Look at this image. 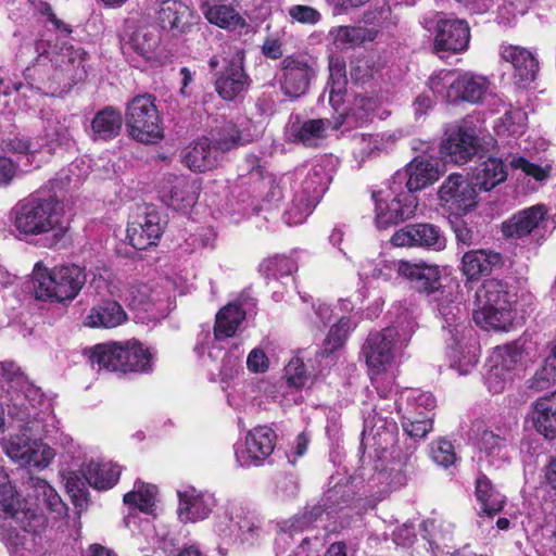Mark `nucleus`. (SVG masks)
<instances>
[{"mask_svg": "<svg viewBox=\"0 0 556 556\" xmlns=\"http://www.w3.org/2000/svg\"><path fill=\"white\" fill-rule=\"evenodd\" d=\"M355 143L356 155L364 160L381 150L383 137H379L378 135H361L355 137Z\"/></svg>", "mask_w": 556, "mask_h": 556, "instance_id": "052dcab7", "label": "nucleus"}, {"mask_svg": "<svg viewBox=\"0 0 556 556\" xmlns=\"http://www.w3.org/2000/svg\"><path fill=\"white\" fill-rule=\"evenodd\" d=\"M0 509L10 516L25 532H40L46 525L45 516L27 503L23 505L16 497V491L8 476L0 468Z\"/></svg>", "mask_w": 556, "mask_h": 556, "instance_id": "f3484780", "label": "nucleus"}, {"mask_svg": "<svg viewBox=\"0 0 556 556\" xmlns=\"http://www.w3.org/2000/svg\"><path fill=\"white\" fill-rule=\"evenodd\" d=\"M178 517L182 522H197L206 519L216 501L212 493L189 486L178 492Z\"/></svg>", "mask_w": 556, "mask_h": 556, "instance_id": "a878e982", "label": "nucleus"}, {"mask_svg": "<svg viewBox=\"0 0 556 556\" xmlns=\"http://www.w3.org/2000/svg\"><path fill=\"white\" fill-rule=\"evenodd\" d=\"M399 277L407 280L417 293L438 302L437 309L442 328L450 334L451 368L459 375L469 374L478 363V348L473 329L455 301L454 293L442 285L441 269L425 261L400 260L394 263Z\"/></svg>", "mask_w": 556, "mask_h": 556, "instance_id": "f257e3e1", "label": "nucleus"}, {"mask_svg": "<svg viewBox=\"0 0 556 556\" xmlns=\"http://www.w3.org/2000/svg\"><path fill=\"white\" fill-rule=\"evenodd\" d=\"M430 456L434 463L443 467H448L456 462L454 446L445 439H439L432 442L430 446Z\"/></svg>", "mask_w": 556, "mask_h": 556, "instance_id": "13d9d810", "label": "nucleus"}, {"mask_svg": "<svg viewBox=\"0 0 556 556\" xmlns=\"http://www.w3.org/2000/svg\"><path fill=\"white\" fill-rule=\"evenodd\" d=\"M378 68L375 63L367 58H358L351 62L350 75L355 81H365L372 77Z\"/></svg>", "mask_w": 556, "mask_h": 556, "instance_id": "338daca9", "label": "nucleus"}, {"mask_svg": "<svg viewBox=\"0 0 556 556\" xmlns=\"http://www.w3.org/2000/svg\"><path fill=\"white\" fill-rule=\"evenodd\" d=\"M379 105L380 101L377 97L357 94L346 113V118L354 119L359 124L367 123L375 115Z\"/></svg>", "mask_w": 556, "mask_h": 556, "instance_id": "6e6d98bb", "label": "nucleus"}, {"mask_svg": "<svg viewBox=\"0 0 556 556\" xmlns=\"http://www.w3.org/2000/svg\"><path fill=\"white\" fill-rule=\"evenodd\" d=\"M216 532L227 543L254 546L267 536L264 518L256 511L238 506L227 515V521H219Z\"/></svg>", "mask_w": 556, "mask_h": 556, "instance_id": "9b49d317", "label": "nucleus"}, {"mask_svg": "<svg viewBox=\"0 0 556 556\" xmlns=\"http://www.w3.org/2000/svg\"><path fill=\"white\" fill-rule=\"evenodd\" d=\"M85 283V270L77 265L56 266L51 270L37 269L34 274V293L38 300L71 301Z\"/></svg>", "mask_w": 556, "mask_h": 556, "instance_id": "1a4fd4ad", "label": "nucleus"}, {"mask_svg": "<svg viewBox=\"0 0 556 556\" xmlns=\"http://www.w3.org/2000/svg\"><path fill=\"white\" fill-rule=\"evenodd\" d=\"M130 136L139 142L153 143L162 138V127L155 98L142 94L132 98L126 110Z\"/></svg>", "mask_w": 556, "mask_h": 556, "instance_id": "f8f14e48", "label": "nucleus"}, {"mask_svg": "<svg viewBox=\"0 0 556 556\" xmlns=\"http://www.w3.org/2000/svg\"><path fill=\"white\" fill-rule=\"evenodd\" d=\"M500 55L503 61L511 64L517 86L526 87L536 78L539 61L530 50L520 46H502Z\"/></svg>", "mask_w": 556, "mask_h": 556, "instance_id": "cd10ccee", "label": "nucleus"}, {"mask_svg": "<svg viewBox=\"0 0 556 556\" xmlns=\"http://www.w3.org/2000/svg\"><path fill=\"white\" fill-rule=\"evenodd\" d=\"M521 350L516 344L496 346L489 358L490 368L515 376V371L521 361Z\"/></svg>", "mask_w": 556, "mask_h": 556, "instance_id": "de8ad7c7", "label": "nucleus"}, {"mask_svg": "<svg viewBox=\"0 0 556 556\" xmlns=\"http://www.w3.org/2000/svg\"><path fill=\"white\" fill-rule=\"evenodd\" d=\"M241 169L247 172V175L249 176L250 181H252L254 184L262 182L265 186H268L271 184V178L265 177L264 168L261 165V161L256 155H253V154L247 155Z\"/></svg>", "mask_w": 556, "mask_h": 556, "instance_id": "69168bd1", "label": "nucleus"}, {"mask_svg": "<svg viewBox=\"0 0 556 556\" xmlns=\"http://www.w3.org/2000/svg\"><path fill=\"white\" fill-rule=\"evenodd\" d=\"M531 421L541 435L548 440L556 439V391L532 403Z\"/></svg>", "mask_w": 556, "mask_h": 556, "instance_id": "72a5a7b5", "label": "nucleus"}, {"mask_svg": "<svg viewBox=\"0 0 556 556\" xmlns=\"http://www.w3.org/2000/svg\"><path fill=\"white\" fill-rule=\"evenodd\" d=\"M480 142L471 127L457 126L445 132L441 143V154L455 164L469 162L479 151Z\"/></svg>", "mask_w": 556, "mask_h": 556, "instance_id": "4be33fe9", "label": "nucleus"}, {"mask_svg": "<svg viewBox=\"0 0 556 556\" xmlns=\"http://www.w3.org/2000/svg\"><path fill=\"white\" fill-rule=\"evenodd\" d=\"M245 142L237 126L228 124L218 139L202 137L191 143L182 160L191 170H211L220 164L227 152Z\"/></svg>", "mask_w": 556, "mask_h": 556, "instance_id": "9d476101", "label": "nucleus"}, {"mask_svg": "<svg viewBox=\"0 0 556 556\" xmlns=\"http://www.w3.org/2000/svg\"><path fill=\"white\" fill-rule=\"evenodd\" d=\"M164 230L161 214L151 206H146L128 223L127 239L137 250H146L155 245Z\"/></svg>", "mask_w": 556, "mask_h": 556, "instance_id": "a211bd4d", "label": "nucleus"}, {"mask_svg": "<svg viewBox=\"0 0 556 556\" xmlns=\"http://www.w3.org/2000/svg\"><path fill=\"white\" fill-rule=\"evenodd\" d=\"M157 488L142 481H136L134 490L124 495V503L144 514H151L155 506Z\"/></svg>", "mask_w": 556, "mask_h": 556, "instance_id": "09e8293b", "label": "nucleus"}, {"mask_svg": "<svg viewBox=\"0 0 556 556\" xmlns=\"http://www.w3.org/2000/svg\"><path fill=\"white\" fill-rule=\"evenodd\" d=\"M281 89L290 98H299L304 94L312 78L315 76V70L309 62L300 56H287L282 61Z\"/></svg>", "mask_w": 556, "mask_h": 556, "instance_id": "b1692460", "label": "nucleus"}, {"mask_svg": "<svg viewBox=\"0 0 556 556\" xmlns=\"http://www.w3.org/2000/svg\"><path fill=\"white\" fill-rule=\"evenodd\" d=\"M455 74L452 71H441L429 78V88L433 93L444 96L450 102L452 85L455 81Z\"/></svg>", "mask_w": 556, "mask_h": 556, "instance_id": "bf43d9fd", "label": "nucleus"}, {"mask_svg": "<svg viewBox=\"0 0 556 556\" xmlns=\"http://www.w3.org/2000/svg\"><path fill=\"white\" fill-rule=\"evenodd\" d=\"M124 308L115 301H106L93 306L85 318L90 328H115L126 321Z\"/></svg>", "mask_w": 556, "mask_h": 556, "instance_id": "58836bf2", "label": "nucleus"}, {"mask_svg": "<svg viewBox=\"0 0 556 556\" xmlns=\"http://www.w3.org/2000/svg\"><path fill=\"white\" fill-rule=\"evenodd\" d=\"M511 439V430L508 427L497 428L496 431L485 429L480 434L479 446L488 456H501Z\"/></svg>", "mask_w": 556, "mask_h": 556, "instance_id": "3c124183", "label": "nucleus"}, {"mask_svg": "<svg viewBox=\"0 0 556 556\" xmlns=\"http://www.w3.org/2000/svg\"><path fill=\"white\" fill-rule=\"evenodd\" d=\"M129 31L125 34L122 40V50L124 53L134 52L146 61L154 56L155 50L160 43L157 31L153 27L129 26Z\"/></svg>", "mask_w": 556, "mask_h": 556, "instance_id": "2f4dec72", "label": "nucleus"}, {"mask_svg": "<svg viewBox=\"0 0 556 556\" xmlns=\"http://www.w3.org/2000/svg\"><path fill=\"white\" fill-rule=\"evenodd\" d=\"M123 125V118L118 111L105 108L98 112L91 122L93 140H110L116 137Z\"/></svg>", "mask_w": 556, "mask_h": 556, "instance_id": "79ce46f5", "label": "nucleus"}, {"mask_svg": "<svg viewBox=\"0 0 556 556\" xmlns=\"http://www.w3.org/2000/svg\"><path fill=\"white\" fill-rule=\"evenodd\" d=\"M375 28L362 26H337L329 30V37L337 50H350L376 39Z\"/></svg>", "mask_w": 556, "mask_h": 556, "instance_id": "e433bc0d", "label": "nucleus"}, {"mask_svg": "<svg viewBox=\"0 0 556 556\" xmlns=\"http://www.w3.org/2000/svg\"><path fill=\"white\" fill-rule=\"evenodd\" d=\"M412 334L413 328L400 333L396 327H387L370 332L362 345L361 356L365 359L371 382L382 401L387 400L388 394L382 375L392 367L397 350L407 344Z\"/></svg>", "mask_w": 556, "mask_h": 556, "instance_id": "6e6552de", "label": "nucleus"}, {"mask_svg": "<svg viewBox=\"0 0 556 556\" xmlns=\"http://www.w3.org/2000/svg\"><path fill=\"white\" fill-rule=\"evenodd\" d=\"M556 383V341L546 345L541 367L530 380L529 387L535 391H544Z\"/></svg>", "mask_w": 556, "mask_h": 556, "instance_id": "c03bdc74", "label": "nucleus"}, {"mask_svg": "<svg viewBox=\"0 0 556 556\" xmlns=\"http://www.w3.org/2000/svg\"><path fill=\"white\" fill-rule=\"evenodd\" d=\"M352 490L348 484L336 483L333 488L329 489L323 498L321 505H315L312 508L293 516L290 519L283 520L278 523V527L283 532H300L309 529L323 515H332L351 501Z\"/></svg>", "mask_w": 556, "mask_h": 556, "instance_id": "ddd939ff", "label": "nucleus"}, {"mask_svg": "<svg viewBox=\"0 0 556 556\" xmlns=\"http://www.w3.org/2000/svg\"><path fill=\"white\" fill-rule=\"evenodd\" d=\"M416 446H409L405 453L397 452L388 468V479L391 488H401L407 483L414 471V452Z\"/></svg>", "mask_w": 556, "mask_h": 556, "instance_id": "37998d69", "label": "nucleus"}, {"mask_svg": "<svg viewBox=\"0 0 556 556\" xmlns=\"http://www.w3.org/2000/svg\"><path fill=\"white\" fill-rule=\"evenodd\" d=\"M391 242L400 248L418 247L433 251H442L446 247V238L442 230L428 223L410 224L396 230Z\"/></svg>", "mask_w": 556, "mask_h": 556, "instance_id": "6ab92c4d", "label": "nucleus"}, {"mask_svg": "<svg viewBox=\"0 0 556 556\" xmlns=\"http://www.w3.org/2000/svg\"><path fill=\"white\" fill-rule=\"evenodd\" d=\"M156 20L159 25L174 36L187 31L192 12L179 0H157Z\"/></svg>", "mask_w": 556, "mask_h": 556, "instance_id": "c756f323", "label": "nucleus"}, {"mask_svg": "<svg viewBox=\"0 0 556 556\" xmlns=\"http://www.w3.org/2000/svg\"><path fill=\"white\" fill-rule=\"evenodd\" d=\"M28 483L29 488L34 490L37 500L41 501L51 513L55 514V517H63L66 515V505L63 503L56 491L46 480L38 477H31Z\"/></svg>", "mask_w": 556, "mask_h": 556, "instance_id": "49530a36", "label": "nucleus"}, {"mask_svg": "<svg viewBox=\"0 0 556 556\" xmlns=\"http://www.w3.org/2000/svg\"><path fill=\"white\" fill-rule=\"evenodd\" d=\"M296 175L302 179L295 192L304 193L305 197L319 202L331 181V175L326 167L318 163L307 169L305 174L304 170H300Z\"/></svg>", "mask_w": 556, "mask_h": 556, "instance_id": "ea45409f", "label": "nucleus"}, {"mask_svg": "<svg viewBox=\"0 0 556 556\" xmlns=\"http://www.w3.org/2000/svg\"><path fill=\"white\" fill-rule=\"evenodd\" d=\"M41 119L43 123L42 135L38 136L37 139L41 142L42 151L51 154L58 147L67 146L71 142L68 118L56 116L51 110H43Z\"/></svg>", "mask_w": 556, "mask_h": 556, "instance_id": "c85d7f7f", "label": "nucleus"}, {"mask_svg": "<svg viewBox=\"0 0 556 556\" xmlns=\"http://www.w3.org/2000/svg\"><path fill=\"white\" fill-rule=\"evenodd\" d=\"M330 125L331 123L324 118L304 122L296 118L287 127L286 136L290 142L302 143L305 147H317L326 138Z\"/></svg>", "mask_w": 556, "mask_h": 556, "instance_id": "473e14b6", "label": "nucleus"}, {"mask_svg": "<svg viewBox=\"0 0 556 556\" xmlns=\"http://www.w3.org/2000/svg\"><path fill=\"white\" fill-rule=\"evenodd\" d=\"M296 269V263L285 255L268 257L260 264V271L268 279H278L289 276Z\"/></svg>", "mask_w": 556, "mask_h": 556, "instance_id": "4d7b16f0", "label": "nucleus"}, {"mask_svg": "<svg viewBox=\"0 0 556 556\" xmlns=\"http://www.w3.org/2000/svg\"><path fill=\"white\" fill-rule=\"evenodd\" d=\"M527 122V114L520 109L506 112L495 126V132L500 137L519 136L523 132Z\"/></svg>", "mask_w": 556, "mask_h": 556, "instance_id": "5fc2aeb1", "label": "nucleus"}, {"mask_svg": "<svg viewBox=\"0 0 556 556\" xmlns=\"http://www.w3.org/2000/svg\"><path fill=\"white\" fill-rule=\"evenodd\" d=\"M37 12L45 17L43 23L48 26L51 25V29L59 33L61 36L67 37L72 33V28L68 24L59 20L53 13L52 8L47 2H40L37 7Z\"/></svg>", "mask_w": 556, "mask_h": 556, "instance_id": "0e129e2a", "label": "nucleus"}, {"mask_svg": "<svg viewBox=\"0 0 556 556\" xmlns=\"http://www.w3.org/2000/svg\"><path fill=\"white\" fill-rule=\"evenodd\" d=\"M440 200L456 214H465L477 204L476 188L459 174H451L439 190Z\"/></svg>", "mask_w": 556, "mask_h": 556, "instance_id": "5701e85b", "label": "nucleus"}, {"mask_svg": "<svg viewBox=\"0 0 556 556\" xmlns=\"http://www.w3.org/2000/svg\"><path fill=\"white\" fill-rule=\"evenodd\" d=\"M476 495L481 504V510L493 516L500 513L505 504V496L497 492L486 476H480L476 481Z\"/></svg>", "mask_w": 556, "mask_h": 556, "instance_id": "a18cd8bd", "label": "nucleus"}, {"mask_svg": "<svg viewBox=\"0 0 556 556\" xmlns=\"http://www.w3.org/2000/svg\"><path fill=\"white\" fill-rule=\"evenodd\" d=\"M273 429L260 426L247 434L244 445L236 447V460L241 467L261 466L275 447Z\"/></svg>", "mask_w": 556, "mask_h": 556, "instance_id": "aec40b11", "label": "nucleus"}, {"mask_svg": "<svg viewBox=\"0 0 556 556\" xmlns=\"http://www.w3.org/2000/svg\"><path fill=\"white\" fill-rule=\"evenodd\" d=\"M513 379L514 375L511 374L490 368L485 377V383L490 392L497 394L502 393Z\"/></svg>", "mask_w": 556, "mask_h": 556, "instance_id": "774afa93", "label": "nucleus"}, {"mask_svg": "<svg viewBox=\"0 0 556 556\" xmlns=\"http://www.w3.org/2000/svg\"><path fill=\"white\" fill-rule=\"evenodd\" d=\"M317 203V201H313L309 197H305L304 193L295 192L291 203L283 213L285 222L290 226L303 223Z\"/></svg>", "mask_w": 556, "mask_h": 556, "instance_id": "864d4df0", "label": "nucleus"}, {"mask_svg": "<svg viewBox=\"0 0 556 556\" xmlns=\"http://www.w3.org/2000/svg\"><path fill=\"white\" fill-rule=\"evenodd\" d=\"M0 390L5 392L9 415L21 421V428L36 437L51 432L54 416L36 387L13 362H0Z\"/></svg>", "mask_w": 556, "mask_h": 556, "instance_id": "7ed1b4c3", "label": "nucleus"}, {"mask_svg": "<svg viewBox=\"0 0 556 556\" xmlns=\"http://www.w3.org/2000/svg\"><path fill=\"white\" fill-rule=\"evenodd\" d=\"M199 197L195 181L182 176H168L160 186V198L175 211H187L192 207Z\"/></svg>", "mask_w": 556, "mask_h": 556, "instance_id": "393cba45", "label": "nucleus"}, {"mask_svg": "<svg viewBox=\"0 0 556 556\" xmlns=\"http://www.w3.org/2000/svg\"><path fill=\"white\" fill-rule=\"evenodd\" d=\"M285 378L289 386L296 389L302 388L306 383L308 377L302 359L294 357L289 362L285 368Z\"/></svg>", "mask_w": 556, "mask_h": 556, "instance_id": "680f3d73", "label": "nucleus"}, {"mask_svg": "<svg viewBox=\"0 0 556 556\" xmlns=\"http://www.w3.org/2000/svg\"><path fill=\"white\" fill-rule=\"evenodd\" d=\"M440 177L439 163L417 156L396 170L384 188L372 191L376 224L379 228L409 219L418 207L415 192L432 185Z\"/></svg>", "mask_w": 556, "mask_h": 556, "instance_id": "f03ea898", "label": "nucleus"}, {"mask_svg": "<svg viewBox=\"0 0 556 556\" xmlns=\"http://www.w3.org/2000/svg\"><path fill=\"white\" fill-rule=\"evenodd\" d=\"M516 294L500 279H488L475 295L473 320L484 330L506 331L514 320Z\"/></svg>", "mask_w": 556, "mask_h": 556, "instance_id": "0eeeda50", "label": "nucleus"}, {"mask_svg": "<svg viewBox=\"0 0 556 556\" xmlns=\"http://www.w3.org/2000/svg\"><path fill=\"white\" fill-rule=\"evenodd\" d=\"M81 472L88 485L98 490H106L118 481L121 468L112 463L90 462L81 467Z\"/></svg>", "mask_w": 556, "mask_h": 556, "instance_id": "a19ab883", "label": "nucleus"}, {"mask_svg": "<svg viewBox=\"0 0 556 556\" xmlns=\"http://www.w3.org/2000/svg\"><path fill=\"white\" fill-rule=\"evenodd\" d=\"M254 305L253 299L248 293H242L238 300L224 306L216 315L215 340L232 337Z\"/></svg>", "mask_w": 556, "mask_h": 556, "instance_id": "bb28decb", "label": "nucleus"}, {"mask_svg": "<svg viewBox=\"0 0 556 556\" xmlns=\"http://www.w3.org/2000/svg\"><path fill=\"white\" fill-rule=\"evenodd\" d=\"M203 14L211 24L222 28H237L242 25L241 16L231 7L225 4L203 7Z\"/></svg>", "mask_w": 556, "mask_h": 556, "instance_id": "603ef678", "label": "nucleus"}, {"mask_svg": "<svg viewBox=\"0 0 556 556\" xmlns=\"http://www.w3.org/2000/svg\"><path fill=\"white\" fill-rule=\"evenodd\" d=\"M510 166L515 169L522 170L527 176H531L538 181L546 179L551 172V166H539L522 156L514 157L510 161Z\"/></svg>", "mask_w": 556, "mask_h": 556, "instance_id": "e2e57ef3", "label": "nucleus"}, {"mask_svg": "<svg viewBox=\"0 0 556 556\" xmlns=\"http://www.w3.org/2000/svg\"><path fill=\"white\" fill-rule=\"evenodd\" d=\"M226 61V59H224ZM251 85V79L243 67V54L236 50L226 67L215 79V90L226 101H233L244 94Z\"/></svg>", "mask_w": 556, "mask_h": 556, "instance_id": "412c9836", "label": "nucleus"}, {"mask_svg": "<svg viewBox=\"0 0 556 556\" xmlns=\"http://www.w3.org/2000/svg\"><path fill=\"white\" fill-rule=\"evenodd\" d=\"M475 187L490 191L507 178V169L501 159L489 157L479 163L471 174Z\"/></svg>", "mask_w": 556, "mask_h": 556, "instance_id": "4c0bfd02", "label": "nucleus"}, {"mask_svg": "<svg viewBox=\"0 0 556 556\" xmlns=\"http://www.w3.org/2000/svg\"><path fill=\"white\" fill-rule=\"evenodd\" d=\"M501 255L486 250H472L466 252L462 258V273L468 281L479 280L489 275L492 268L500 264Z\"/></svg>", "mask_w": 556, "mask_h": 556, "instance_id": "c9c22d12", "label": "nucleus"}, {"mask_svg": "<svg viewBox=\"0 0 556 556\" xmlns=\"http://www.w3.org/2000/svg\"><path fill=\"white\" fill-rule=\"evenodd\" d=\"M355 327L356 324L353 323L350 317H341L334 325H332L324 341L321 350L323 356H328L343 348L349 338V334Z\"/></svg>", "mask_w": 556, "mask_h": 556, "instance_id": "8fccbe9b", "label": "nucleus"}, {"mask_svg": "<svg viewBox=\"0 0 556 556\" xmlns=\"http://www.w3.org/2000/svg\"><path fill=\"white\" fill-rule=\"evenodd\" d=\"M395 408L401 415L403 430L412 439H422L432 430L431 412L435 407V399L432 394L420 390H407L403 392L399 401L393 405H376L370 413L364 416V433L372 432L374 437L380 435V430L388 426L395 428L394 424L388 421V416H382L389 408Z\"/></svg>", "mask_w": 556, "mask_h": 556, "instance_id": "39448f33", "label": "nucleus"}, {"mask_svg": "<svg viewBox=\"0 0 556 556\" xmlns=\"http://www.w3.org/2000/svg\"><path fill=\"white\" fill-rule=\"evenodd\" d=\"M453 84L450 102L466 101L479 103L490 87L488 77L472 72L455 74V81Z\"/></svg>", "mask_w": 556, "mask_h": 556, "instance_id": "7c9ffc66", "label": "nucleus"}, {"mask_svg": "<svg viewBox=\"0 0 556 556\" xmlns=\"http://www.w3.org/2000/svg\"><path fill=\"white\" fill-rule=\"evenodd\" d=\"M36 51L38 52V58L31 66L25 70L24 78L27 87L38 91L47 86V79L42 70L47 65V61L51 63V66L59 68L61 72H68L70 67L79 58V51L74 50L73 47L62 46L60 49L55 47L50 49V46L43 40L36 42Z\"/></svg>", "mask_w": 556, "mask_h": 556, "instance_id": "4468645a", "label": "nucleus"}, {"mask_svg": "<svg viewBox=\"0 0 556 556\" xmlns=\"http://www.w3.org/2000/svg\"><path fill=\"white\" fill-rule=\"evenodd\" d=\"M86 354L98 370L121 374H149L153 370L154 353L135 339L97 344Z\"/></svg>", "mask_w": 556, "mask_h": 556, "instance_id": "423d86ee", "label": "nucleus"}, {"mask_svg": "<svg viewBox=\"0 0 556 556\" xmlns=\"http://www.w3.org/2000/svg\"><path fill=\"white\" fill-rule=\"evenodd\" d=\"M546 212L543 204H536L520 211L503 224L504 235L511 238H523L530 235L543 220Z\"/></svg>", "mask_w": 556, "mask_h": 556, "instance_id": "f704fd0d", "label": "nucleus"}, {"mask_svg": "<svg viewBox=\"0 0 556 556\" xmlns=\"http://www.w3.org/2000/svg\"><path fill=\"white\" fill-rule=\"evenodd\" d=\"M13 225L25 236H49V245L59 243L70 229L65 204L56 194L40 191L12 208Z\"/></svg>", "mask_w": 556, "mask_h": 556, "instance_id": "20e7f679", "label": "nucleus"}, {"mask_svg": "<svg viewBox=\"0 0 556 556\" xmlns=\"http://www.w3.org/2000/svg\"><path fill=\"white\" fill-rule=\"evenodd\" d=\"M2 447L11 460L21 467L43 469L55 456L54 451L40 440L25 433L12 434L2 441Z\"/></svg>", "mask_w": 556, "mask_h": 556, "instance_id": "dca6fc26", "label": "nucleus"}, {"mask_svg": "<svg viewBox=\"0 0 556 556\" xmlns=\"http://www.w3.org/2000/svg\"><path fill=\"white\" fill-rule=\"evenodd\" d=\"M422 24L428 30L435 28L434 49L438 52L460 53L468 49L470 29L466 21L431 13L424 17Z\"/></svg>", "mask_w": 556, "mask_h": 556, "instance_id": "2eb2a0df", "label": "nucleus"}]
</instances>
